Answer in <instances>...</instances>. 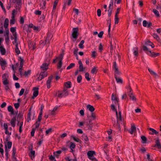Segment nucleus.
Masks as SVG:
<instances>
[{
  "label": "nucleus",
  "instance_id": "obj_1",
  "mask_svg": "<svg viewBox=\"0 0 161 161\" xmlns=\"http://www.w3.org/2000/svg\"><path fill=\"white\" fill-rule=\"evenodd\" d=\"M113 68L114 69V77H118L121 74V72L119 70L118 67L116 62H114V63L113 65Z\"/></svg>",
  "mask_w": 161,
  "mask_h": 161
},
{
  "label": "nucleus",
  "instance_id": "obj_2",
  "mask_svg": "<svg viewBox=\"0 0 161 161\" xmlns=\"http://www.w3.org/2000/svg\"><path fill=\"white\" fill-rule=\"evenodd\" d=\"M95 154V152L93 151H89L87 153V155L89 159L93 161H97L94 156V155Z\"/></svg>",
  "mask_w": 161,
  "mask_h": 161
},
{
  "label": "nucleus",
  "instance_id": "obj_3",
  "mask_svg": "<svg viewBox=\"0 0 161 161\" xmlns=\"http://www.w3.org/2000/svg\"><path fill=\"white\" fill-rule=\"evenodd\" d=\"M73 32L72 33V36L73 38H76L78 36V28L77 27L74 28H73Z\"/></svg>",
  "mask_w": 161,
  "mask_h": 161
},
{
  "label": "nucleus",
  "instance_id": "obj_4",
  "mask_svg": "<svg viewBox=\"0 0 161 161\" xmlns=\"http://www.w3.org/2000/svg\"><path fill=\"white\" fill-rule=\"evenodd\" d=\"M53 35L51 33H48L47 34V38L45 40V42L44 43V44H49L50 43V41L53 37Z\"/></svg>",
  "mask_w": 161,
  "mask_h": 161
},
{
  "label": "nucleus",
  "instance_id": "obj_5",
  "mask_svg": "<svg viewBox=\"0 0 161 161\" xmlns=\"http://www.w3.org/2000/svg\"><path fill=\"white\" fill-rule=\"evenodd\" d=\"M47 73L45 72H41L37 80L38 81H40L44 77H47Z\"/></svg>",
  "mask_w": 161,
  "mask_h": 161
},
{
  "label": "nucleus",
  "instance_id": "obj_6",
  "mask_svg": "<svg viewBox=\"0 0 161 161\" xmlns=\"http://www.w3.org/2000/svg\"><path fill=\"white\" fill-rule=\"evenodd\" d=\"M15 12H16L15 10L14 9L12 11V16L11 17V19L10 20V24L11 25H13L15 23V15L16 14L15 13Z\"/></svg>",
  "mask_w": 161,
  "mask_h": 161
},
{
  "label": "nucleus",
  "instance_id": "obj_7",
  "mask_svg": "<svg viewBox=\"0 0 161 161\" xmlns=\"http://www.w3.org/2000/svg\"><path fill=\"white\" fill-rule=\"evenodd\" d=\"M38 88L34 87L33 90L34 91L33 93V96L32 97V99H34L35 97H37L38 94Z\"/></svg>",
  "mask_w": 161,
  "mask_h": 161
},
{
  "label": "nucleus",
  "instance_id": "obj_8",
  "mask_svg": "<svg viewBox=\"0 0 161 161\" xmlns=\"http://www.w3.org/2000/svg\"><path fill=\"white\" fill-rule=\"evenodd\" d=\"M0 64L3 70H4L6 66L7 63L5 60L3 59L0 60Z\"/></svg>",
  "mask_w": 161,
  "mask_h": 161
},
{
  "label": "nucleus",
  "instance_id": "obj_9",
  "mask_svg": "<svg viewBox=\"0 0 161 161\" xmlns=\"http://www.w3.org/2000/svg\"><path fill=\"white\" fill-rule=\"evenodd\" d=\"M78 63L79 65V71L82 72L84 71L85 70V68L83 67V64L81 60H80L79 61Z\"/></svg>",
  "mask_w": 161,
  "mask_h": 161
},
{
  "label": "nucleus",
  "instance_id": "obj_10",
  "mask_svg": "<svg viewBox=\"0 0 161 161\" xmlns=\"http://www.w3.org/2000/svg\"><path fill=\"white\" fill-rule=\"evenodd\" d=\"M53 78V76L51 75L48 77V79L47 81V87L48 88H49L50 87V84Z\"/></svg>",
  "mask_w": 161,
  "mask_h": 161
},
{
  "label": "nucleus",
  "instance_id": "obj_11",
  "mask_svg": "<svg viewBox=\"0 0 161 161\" xmlns=\"http://www.w3.org/2000/svg\"><path fill=\"white\" fill-rule=\"evenodd\" d=\"M143 25L145 27H149L152 25V24L151 22H148L146 20H144L142 23Z\"/></svg>",
  "mask_w": 161,
  "mask_h": 161
},
{
  "label": "nucleus",
  "instance_id": "obj_12",
  "mask_svg": "<svg viewBox=\"0 0 161 161\" xmlns=\"http://www.w3.org/2000/svg\"><path fill=\"white\" fill-rule=\"evenodd\" d=\"M12 2L14 3H16L17 5L16 7L17 8H18L19 9L21 7V5L20 3L21 2V0H11Z\"/></svg>",
  "mask_w": 161,
  "mask_h": 161
},
{
  "label": "nucleus",
  "instance_id": "obj_13",
  "mask_svg": "<svg viewBox=\"0 0 161 161\" xmlns=\"http://www.w3.org/2000/svg\"><path fill=\"white\" fill-rule=\"evenodd\" d=\"M49 64V63H44L41 66V68L42 70H47L48 69V66Z\"/></svg>",
  "mask_w": 161,
  "mask_h": 161
},
{
  "label": "nucleus",
  "instance_id": "obj_14",
  "mask_svg": "<svg viewBox=\"0 0 161 161\" xmlns=\"http://www.w3.org/2000/svg\"><path fill=\"white\" fill-rule=\"evenodd\" d=\"M149 130L151 132H149V134L151 135H157L158 134V132L156 130L151 128H148Z\"/></svg>",
  "mask_w": 161,
  "mask_h": 161
},
{
  "label": "nucleus",
  "instance_id": "obj_15",
  "mask_svg": "<svg viewBox=\"0 0 161 161\" xmlns=\"http://www.w3.org/2000/svg\"><path fill=\"white\" fill-rule=\"evenodd\" d=\"M19 47L20 48V46H19L18 43H16L15 44V51L16 53L19 54L20 53V51L19 49Z\"/></svg>",
  "mask_w": 161,
  "mask_h": 161
},
{
  "label": "nucleus",
  "instance_id": "obj_16",
  "mask_svg": "<svg viewBox=\"0 0 161 161\" xmlns=\"http://www.w3.org/2000/svg\"><path fill=\"white\" fill-rule=\"evenodd\" d=\"M114 4V0H111L110 3L108 7V11H112L113 9V5Z\"/></svg>",
  "mask_w": 161,
  "mask_h": 161
},
{
  "label": "nucleus",
  "instance_id": "obj_17",
  "mask_svg": "<svg viewBox=\"0 0 161 161\" xmlns=\"http://www.w3.org/2000/svg\"><path fill=\"white\" fill-rule=\"evenodd\" d=\"M144 51H145L146 53L149 54L148 53L150 54H152L151 52L149 49L145 46L144 45L142 47Z\"/></svg>",
  "mask_w": 161,
  "mask_h": 161
},
{
  "label": "nucleus",
  "instance_id": "obj_18",
  "mask_svg": "<svg viewBox=\"0 0 161 161\" xmlns=\"http://www.w3.org/2000/svg\"><path fill=\"white\" fill-rule=\"evenodd\" d=\"M87 108L91 112H93L95 110V108H94V107L90 105V104H88L86 106Z\"/></svg>",
  "mask_w": 161,
  "mask_h": 161
},
{
  "label": "nucleus",
  "instance_id": "obj_19",
  "mask_svg": "<svg viewBox=\"0 0 161 161\" xmlns=\"http://www.w3.org/2000/svg\"><path fill=\"white\" fill-rule=\"evenodd\" d=\"M16 121V118L15 117H13L11 119L10 123L12 126L14 127L15 125V121Z\"/></svg>",
  "mask_w": 161,
  "mask_h": 161
},
{
  "label": "nucleus",
  "instance_id": "obj_20",
  "mask_svg": "<svg viewBox=\"0 0 161 161\" xmlns=\"http://www.w3.org/2000/svg\"><path fill=\"white\" fill-rule=\"evenodd\" d=\"M40 5L42 6V8L43 9L45 8V7L46 4V2L45 0H40Z\"/></svg>",
  "mask_w": 161,
  "mask_h": 161
},
{
  "label": "nucleus",
  "instance_id": "obj_21",
  "mask_svg": "<svg viewBox=\"0 0 161 161\" xmlns=\"http://www.w3.org/2000/svg\"><path fill=\"white\" fill-rule=\"evenodd\" d=\"M155 142H156L155 146H157L158 147V148L161 149V145L160 144L159 139L158 138H157V139Z\"/></svg>",
  "mask_w": 161,
  "mask_h": 161
},
{
  "label": "nucleus",
  "instance_id": "obj_22",
  "mask_svg": "<svg viewBox=\"0 0 161 161\" xmlns=\"http://www.w3.org/2000/svg\"><path fill=\"white\" fill-rule=\"evenodd\" d=\"M62 95L64 97H65L68 96L69 95L68 92L67 91V89L66 88H64L62 92Z\"/></svg>",
  "mask_w": 161,
  "mask_h": 161
},
{
  "label": "nucleus",
  "instance_id": "obj_23",
  "mask_svg": "<svg viewBox=\"0 0 161 161\" xmlns=\"http://www.w3.org/2000/svg\"><path fill=\"white\" fill-rule=\"evenodd\" d=\"M0 51L2 55H4L6 53V50L4 47L1 46H0Z\"/></svg>",
  "mask_w": 161,
  "mask_h": 161
},
{
  "label": "nucleus",
  "instance_id": "obj_24",
  "mask_svg": "<svg viewBox=\"0 0 161 161\" xmlns=\"http://www.w3.org/2000/svg\"><path fill=\"white\" fill-rule=\"evenodd\" d=\"M8 111L9 112H11V114H14V110L13 108L11 106H9L8 108Z\"/></svg>",
  "mask_w": 161,
  "mask_h": 161
},
{
  "label": "nucleus",
  "instance_id": "obj_25",
  "mask_svg": "<svg viewBox=\"0 0 161 161\" xmlns=\"http://www.w3.org/2000/svg\"><path fill=\"white\" fill-rule=\"evenodd\" d=\"M58 106L55 107L51 111V114L52 115H54L56 114L55 112L58 108Z\"/></svg>",
  "mask_w": 161,
  "mask_h": 161
},
{
  "label": "nucleus",
  "instance_id": "obj_26",
  "mask_svg": "<svg viewBox=\"0 0 161 161\" xmlns=\"http://www.w3.org/2000/svg\"><path fill=\"white\" fill-rule=\"evenodd\" d=\"M9 20L8 18H6L4 21V26L5 28H7L8 25Z\"/></svg>",
  "mask_w": 161,
  "mask_h": 161
},
{
  "label": "nucleus",
  "instance_id": "obj_27",
  "mask_svg": "<svg viewBox=\"0 0 161 161\" xmlns=\"http://www.w3.org/2000/svg\"><path fill=\"white\" fill-rule=\"evenodd\" d=\"M2 78L3 81L8 80V75L7 74H4L2 75Z\"/></svg>",
  "mask_w": 161,
  "mask_h": 161
},
{
  "label": "nucleus",
  "instance_id": "obj_28",
  "mask_svg": "<svg viewBox=\"0 0 161 161\" xmlns=\"http://www.w3.org/2000/svg\"><path fill=\"white\" fill-rule=\"evenodd\" d=\"M148 70L151 75H155V77H158L157 74L152 69H148Z\"/></svg>",
  "mask_w": 161,
  "mask_h": 161
},
{
  "label": "nucleus",
  "instance_id": "obj_29",
  "mask_svg": "<svg viewBox=\"0 0 161 161\" xmlns=\"http://www.w3.org/2000/svg\"><path fill=\"white\" fill-rule=\"evenodd\" d=\"M65 86L66 88H69L71 87V82L70 81H68L65 83Z\"/></svg>",
  "mask_w": 161,
  "mask_h": 161
},
{
  "label": "nucleus",
  "instance_id": "obj_30",
  "mask_svg": "<svg viewBox=\"0 0 161 161\" xmlns=\"http://www.w3.org/2000/svg\"><path fill=\"white\" fill-rule=\"evenodd\" d=\"M129 96L130 97V99L132 101H136V98L135 96L133 95V94H129Z\"/></svg>",
  "mask_w": 161,
  "mask_h": 161
},
{
  "label": "nucleus",
  "instance_id": "obj_31",
  "mask_svg": "<svg viewBox=\"0 0 161 161\" xmlns=\"http://www.w3.org/2000/svg\"><path fill=\"white\" fill-rule=\"evenodd\" d=\"M136 130V127L135 125H132L131 127V130L130 131V133L131 134H133V133Z\"/></svg>",
  "mask_w": 161,
  "mask_h": 161
},
{
  "label": "nucleus",
  "instance_id": "obj_32",
  "mask_svg": "<svg viewBox=\"0 0 161 161\" xmlns=\"http://www.w3.org/2000/svg\"><path fill=\"white\" fill-rule=\"evenodd\" d=\"M71 137L75 141L77 142H79L80 143H81V141L78 138H76L75 137V136L74 135H72Z\"/></svg>",
  "mask_w": 161,
  "mask_h": 161
},
{
  "label": "nucleus",
  "instance_id": "obj_33",
  "mask_svg": "<svg viewBox=\"0 0 161 161\" xmlns=\"http://www.w3.org/2000/svg\"><path fill=\"white\" fill-rule=\"evenodd\" d=\"M117 83L122 84L123 83L122 80L120 78L118 77H114Z\"/></svg>",
  "mask_w": 161,
  "mask_h": 161
},
{
  "label": "nucleus",
  "instance_id": "obj_34",
  "mask_svg": "<svg viewBox=\"0 0 161 161\" xmlns=\"http://www.w3.org/2000/svg\"><path fill=\"white\" fill-rule=\"evenodd\" d=\"M133 53L135 56H137L138 55V49L137 47H135L133 48Z\"/></svg>",
  "mask_w": 161,
  "mask_h": 161
},
{
  "label": "nucleus",
  "instance_id": "obj_35",
  "mask_svg": "<svg viewBox=\"0 0 161 161\" xmlns=\"http://www.w3.org/2000/svg\"><path fill=\"white\" fill-rule=\"evenodd\" d=\"M61 151L60 150H58L56 151L53 153L54 155L57 158H58L59 155L61 153Z\"/></svg>",
  "mask_w": 161,
  "mask_h": 161
},
{
  "label": "nucleus",
  "instance_id": "obj_36",
  "mask_svg": "<svg viewBox=\"0 0 161 161\" xmlns=\"http://www.w3.org/2000/svg\"><path fill=\"white\" fill-rule=\"evenodd\" d=\"M117 125H118V127L119 128H120V125H119L118 121L119 120L122 121V119L121 115H118V118H117Z\"/></svg>",
  "mask_w": 161,
  "mask_h": 161
},
{
  "label": "nucleus",
  "instance_id": "obj_37",
  "mask_svg": "<svg viewBox=\"0 0 161 161\" xmlns=\"http://www.w3.org/2000/svg\"><path fill=\"white\" fill-rule=\"evenodd\" d=\"M58 0H55L54 2V4H53V11L54 10H55L56 7L57 6V3L58 2Z\"/></svg>",
  "mask_w": 161,
  "mask_h": 161
},
{
  "label": "nucleus",
  "instance_id": "obj_38",
  "mask_svg": "<svg viewBox=\"0 0 161 161\" xmlns=\"http://www.w3.org/2000/svg\"><path fill=\"white\" fill-rule=\"evenodd\" d=\"M141 138L142 140V142L143 143H146L147 139L146 137L144 136H142L141 137Z\"/></svg>",
  "mask_w": 161,
  "mask_h": 161
},
{
  "label": "nucleus",
  "instance_id": "obj_39",
  "mask_svg": "<svg viewBox=\"0 0 161 161\" xmlns=\"http://www.w3.org/2000/svg\"><path fill=\"white\" fill-rule=\"evenodd\" d=\"M85 41L84 40H82L80 44L79 45V47L80 48H83L84 47V46L83 45V44L84 43Z\"/></svg>",
  "mask_w": 161,
  "mask_h": 161
},
{
  "label": "nucleus",
  "instance_id": "obj_40",
  "mask_svg": "<svg viewBox=\"0 0 161 161\" xmlns=\"http://www.w3.org/2000/svg\"><path fill=\"white\" fill-rule=\"evenodd\" d=\"M75 65V64L74 63H71L69 65L67 68V69H69L73 67H74Z\"/></svg>",
  "mask_w": 161,
  "mask_h": 161
},
{
  "label": "nucleus",
  "instance_id": "obj_41",
  "mask_svg": "<svg viewBox=\"0 0 161 161\" xmlns=\"http://www.w3.org/2000/svg\"><path fill=\"white\" fill-rule=\"evenodd\" d=\"M91 72L92 74H95L97 72V70L96 67L93 68L91 70Z\"/></svg>",
  "mask_w": 161,
  "mask_h": 161
},
{
  "label": "nucleus",
  "instance_id": "obj_42",
  "mask_svg": "<svg viewBox=\"0 0 161 161\" xmlns=\"http://www.w3.org/2000/svg\"><path fill=\"white\" fill-rule=\"evenodd\" d=\"M64 56V54L62 53L59 56L56 58V59L59 60V61H62V60Z\"/></svg>",
  "mask_w": 161,
  "mask_h": 161
},
{
  "label": "nucleus",
  "instance_id": "obj_43",
  "mask_svg": "<svg viewBox=\"0 0 161 161\" xmlns=\"http://www.w3.org/2000/svg\"><path fill=\"white\" fill-rule=\"evenodd\" d=\"M82 137H83V138L85 141L87 142L89 141V139L87 137V136L85 134H83L82 136Z\"/></svg>",
  "mask_w": 161,
  "mask_h": 161
},
{
  "label": "nucleus",
  "instance_id": "obj_44",
  "mask_svg": "<svg viewBox=\"0 0 161 161\" xmlns=\"http://www.w3.org/2000/svg\"><path fill=\"white\" fill-rule=\"evenodd\" d=\"M85 77L88 81L90 80V78H89V73L87 72L85 73Z\"/></svg>",
  "mask_w": 161,
  "mask_h": 161
},
{
  "label": "nucleus",
  "instance_id": "obj_45",
  "mask_svg": "<svg viewBox=\"0 0 161 161\" xmlns=\"http://www.w3.org/2000/svg\"><path fill=\"white\" fill-rule=\"evenodd\" d=\"M153 12L155 14L157 17H159V14L158 12L156 9H153Z\"/></svg>",
  "mask_w": 161,
  "mask_h": 161
},
{
  "label": "nucleus",
  "instance_id": "obj_46",
  "mask_svg": "<svg viewBox=\"0 0 161 161\" xmlns=\"http://www.w3.org/2000/svg\"><path fill=\"white\" fill-rule=\"evenodd\" d=\"M119 99H117L115 100H114L113 101H112V102H113V103H114L115 104H118V108L119 109Z\"/></svg>",
  "mask_w": 161,
  "mask_h": 161
},
{
  "label": "nucleus",
  "instance_id": "obj_47",
  "mask_svg": "<svg viewBox=\"0 0 161 161\" xmlns=\"http://www.w3.org/2000/svg\"><path fill=\"white\" fill-rule=\"evenodd\" d=\"M75 147V143H73L72 142H70V148L71 149V150H72V149H74Z\"/></svg>",
  "mask_w": 161,
  "mask_h": 161
},
{
  "label": "nucleus",
  "instance_id": "obj_48",
  "mask_svg": "<svg viewBox=\"0 0 161 161\" xmlns=\"http://www.w3.org/2000/svg\"><path fill=\"white\" fill-rule=\"evenodd\" d=\"M114 23L115 24H117L119 23V18L118 17V16H115V19H114Z\"/></svg>",
  "mask_w": 161,
  "mask_h": 161
},
{
  "label": "nucleus",
  "instance_id": "obj_49",
  "mask_svg": "<svg viewBox=\"0 0 161 161\" xmlns=\"http://www.w3.org/2000/svg\"><path fill=\"white\" fill-rule=\"evenodd\" d=\"M82 76L81 75H79L77 77V81L78 83H80L81 82L82 80Z\"/></svg>",
  "mask_w": 161,
  "mask_h": 161
},
{
  "label": "nucleus",
  "instance_id": "obj_50",
  "mask_svg": "<svg viewBox=\"0 0 161 161\" xmlns=\"http://www.w3.org/2000/svg\"><path fill=\"white\" fill-rule=\"evenodd\" d=\"M52 132V129L51 128H50L46 130V135H47L49 133H51Z\"/></svg>",
  "mask_w": 161,
  "mask_h": 161
},
{
  "label": "nucleus",
  "instance_id": "obj_51",
  "mask_svg": "<svg viewBox=\"0 0 161 161\" xmlns=\"http://www.w3.org/2000/svg\"><path fill=\"white\" fill-rule=\"evenodd\" d=\"M12 145V143L11 142H8L7 144V146L8 149L11 148Z\"/></svg>",
  "mask_w": 161,
  "mask_h": 161
},
{
  "label": "nucleus",
  "instance_id": "obj_52",
  "mask_svg": "<svg viewBox=\"0 0 161 161\" xmlns=\"http://www.w3.org/2000/svg\"><path fill=\"white\" fill-rule=\"evenodd\" d=\"M153 36L155 39H156L157 41H158L160 39L159 37L156 34H153Z\"/></svg>",
  "mask_w": 161,
  "mask_h": 161
},
{
  "label": "nucleus",
  "instance_id": "obj_53",
  "mask_svg": "<svg viewBox=\"0 0 161 161\" xmlns=\"http://www.w3.org/2000/svg\"><path fill=\"white\" fill-rule=\"evenodd\" d=\"M118 98H117L116 96H115L114 95V94L113 93L112 94V97H111V100L112 101H113L114 100H115L118 99Z\"/></svg>",
  "mask_w": 161,
  "mask_h": 161
},
{
  "label": "nucleus",
  "instance_id": "obj_54",
  "mask_svg": "<svg viewBox=\"0 0 161 161\" xmlns=\"http://www.w3.org/2000/svg\"><path fill=\"white\" fill-rule=\"evenodd\" d=\"M78 50V49L77 48H76L75 49L74 51V54L75 55L76 57H78V56L77 55V52Z\"/></svg>",
  "mask_w": 161,
  "mask_h": 161
},
{
  "label": "nucleus",
  "instance_id": "obj_55",
  "mask_svg": "<svg viewBox=\"0 0 161 161\" xmlns=\"http://www.w3.org/2000/svg\"><path fill=\"white\" fill-rule=\"evenodd\" d=\"M36 129L33 128L32 129L31 134V136H33L34 135V133Z\"/></svg>",
  "mask_w": 161,
  "mask_h": 161
},
{
  "label": "nucleus",
  "instance_id": "obj_56",
  "mask_svg": "<svg viewBox=\"0 0 161 161\" xmlns=\"http://www.w3.org/2000/svg\"><path fill=\"white\" fill-rule=\"evenodd\" d=\"M91 117L93 118V120H95L96 118V116L95 113L92 112L91 113Z\"/></svg>",
  "mask_w": 161,
  "mask_h": 161
},
{
  "label": "nucleus",
  "instance_id": "obj_57",
  "mask_svg": "<svg viewBox=\"0 0 161 161\" xmlns=\"http://www.w3.org/2000/svg\"><path fill=\"white\" fill-rule=\"evenodd\" d=\"M91 56L92 57L95 58L96 56V52L95 51H92Z\"/></svg>",
  "mask_w": 161,
  "mask_h": 161
},
{
  "label": "nucleus",
  "instance_id": "obj_58",
  "mask_svg": "<svg viewBox=\"0 0 161 161\" xmlns=\"http://www.w3.org/2000/svg\"><path fill=\"white\" fill-rule=\"evenodd\" d=\"M23 122L22 121L20 122V126L19 127V132L21 133L22 132V128L23 125Z\"/></svg>",
  "mask_w": 161,
  "mask_h": 161
},
{
  "label": "nucleus",
  "instance_id": "obj_59",
  "mask_svg": "<svg viewBox=\"0 0 161 161\" xmlns=\"http://www.w3.org/2000/svg\"><path fill=\"white\" fill-rule=\"evenodd\" d=\"M35 151H31V152L30 154L29 155L30 157H32L33 156L34 157H35Z\"/></svg>",
  "mask_w": 161,
  "mask_h": 161
},
{
  "label": "nucleus",
  "instance_id": "obj_60",
  "mask_svg": "<svg viewBox=\"0 0 161 161\" xmlns=\"http://www.w3.org/2000/svg\"><path fill=\"white\" fill-rule=\"evenodd\" d=\"M103 31H101L100 32L98 35V37L100 38H102L103 37Z\"/></svg>",
  "mask_w": 161,
  "mask_h": 161
},
{
  "label": "nucleus",
  "instance_id": "obj_61",
  "mask_svg": "<svg viewBox=\"0 0 161 161\" xmlns=\"http://www.w3.org/2000/svg\"><path fill=\"white\" fill-rule=\"evenodd\" d=\"M24 91H25V90L23 88H22L20 92L19 93V96H22L24 93Z\"/></svg>",
  "mask_w": 161,
  "mask_h": 161
},
{
  "label": "nucleus",
  "instance_id": "obj_62",
  "mask_svg": "<svg viewBox=\"0 0 161 161\" xmlns=\"http://www.w3.org/2000/svg\"><path fill=\"white\" fill-rule=\"evenodd\" d=\"M20 67H23L24 64V60L23 59L21 58H20Z\"/></svg>",
  "mask_w": 161,
  "mask_h": 161
},
{
  "label": "nucleus",
  "instance_id": "obj_63",
  "mask_svg": "<svg viewBox=\"0 0 161 161\" xmlns=\"http://www.w3.org/2000/svg\"><path fill=\"white\" fill-rule=\"evenodd\" d=\"M111 108L113 110V111H116V110H117L115 108V106H114V104H112L111 106Z\"/></svg>",
  "mask_w": 161,
  "mask_h": 161
},
{
  "label": "nucleus",
  "instance_id": "obj_64",
  "mask_svg": "<svg viewBox=\"0 0 161 161\" xmlns=\"http://www.w3.org/2000/svg\"><path fill=\"white\" fill-rule=\"evenodd\" d=\"M49 159L52 161H56L55 157L53 156L52 155H51L49 157Z\"/></svg>",
  "mask_w": 161,
  "mask_h": 161
}]
</instances>
